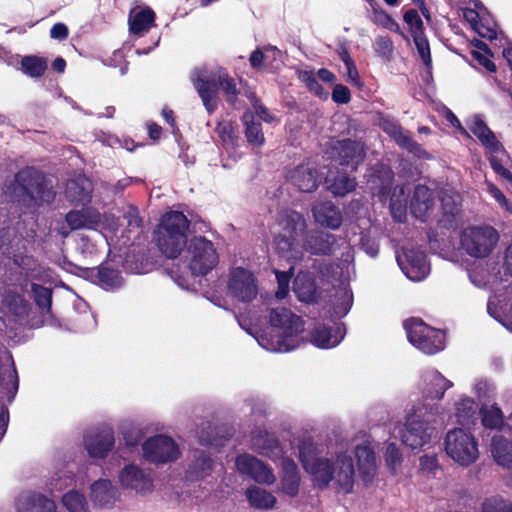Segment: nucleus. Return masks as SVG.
<instances>
[{"mask_svg": "<svg viewBox=\"0 0 512 512\" xmlns=\"http://www.w3.org/2000/svg\"><path fill=\"white\" fill-rule=\"evenodd\" d=\"M379 126L400 148L405 149L416 157L429 158L422 145L415 141L395 119L382 118Z\"/></svg>", "mask_w": 512, "mask_h": 512, "instance_id": "nucleus-14", "label": "nucleus"}, {"mask_svg": "<svg viewBox=\"0 0 512 512\" xmlns=\"http://www.w3.org/2000/svg\"><path fill=\"white\" fill-rule=\"evenodd\" d=\"M471 55L479 65L483 66L488 72L495 73L497 68L495 63L489 58V54L482 53L480 51L472 50Z\"/></svg>", "mask_w": 512, "mask_h": 512, "instance_id": "nucleus-64", "label": "nucleus"}, {"mask_svg": "<svg viewBox=\"0 0 512 512\" xmlns=\"http://www.w3.org/2000/svg\"><path fill=\"white\" fill-rule=\"evenodd\" d=\"M189 227L190 220L181 211L170 210L161 216L154 230V239L167 258H177L186 247Z\"/></svg>", "mask_w": 512, "mask_h": 512, "instance_id": "nucleus-1", "label": "nucleus"}, {"mask_svg": "<svg viewBox=\"0 0 512 512\" xmlns=\"http://www.w3.org/2000/svg\"><path fill=\"white\" fill-rule=\"evenodd\" d=\"M65 220L72 230H78L88 226L89 217L82 211L71 210L65 216Z\"/></svg>", "mask_w": 512, "mask_h": 512, "instance_id": "nucleus-56", "label": "nucleus"}, {"mask_svg": "<svg viewBox=\"0 0 512 512\" xmlns=\"http://www.w3.org/2000/svg\"><path fill=\"white\" fill-rule=\"evenodd\" d=\"M337 247L336 235L323 230L313 229L303 234L302 248L315 256H331Z\"/></svg>", "mask_w": 512, "mask_h": 512, "instance_id": "nucleus-15", "label": "nucleus"}, {"mask_svg": "<svg viewBox=\"0 0 512 512\" xmlns=\"http://www.w3.org/2000/svg\"><path fill=\"white\" fill-rule=\"evenodd\" d=\"M269 322L272 326L284 329L285 337L278 340L279 351H290L295 346L286 344L288 337L298 335L304 329L302 318L285 307H277L270 310Z\"/></svg>", "mask_w": 512, "mask_h": 512, "instance_id": "nucleus-12", "label": "nucleus"}, {"mask_svg": "<svg viewBox=\"0 0 512 512\" xmlns=\"http://www.w3.org/2000/svg\"><path fill=\"white\" fill-rule=\"evenodd\" d=\"M90 271L91 275L97 278L98 284L106 290L120 288L124 283L121 271L107 263H102Z\"/></svg>", "mask_w": 512, "mask_h": 512, "instance_id": "nucleus-27", "label": "nucleus"}, {"mask_svg": "<svg viewBox=\"0 0 512 512\" xmlns=\"http://www.w3.org/2000/svg\"><path fill=\"white\" fill-rule=\"evenodd\" d=\"M358 472L362 480H370L376 471V456L369 445H358L355 448Z\"/></svg>", "mask_w": 512, "mask_h": 512, "instance_id": "nucleus-28", "label": "nucleus"}, {"mask_svg": "<svg viewBox=\"0 0 512 512\" xmlns=\"http://www.w3.org/2000/svg\"><path fill=\"white\" fill-rule=\"evenodd\" d=\"M412 38L415 43L418 54H419L421 60L423 61L424 65L427 68H431L432 67V57H431L430 45H429V41H428L425 33L422 35H413Z\"/></svg>", "mask_w": 512, "mask_h": 512, "instance_id": "nucleus-49", "label": "nucleus"}, {"mask_svg": "<svg viewBox=\"0 0 512 512\" xmlns=\"http://www.w3.org/2000/svg\"><path fill=\"white\" fill-rule=\"evenodd\" d=\"M32 297L42 314H50L52 310V289L41 284H31Z\"/></svg>", "mask_w": 512, "mask_h": 512, "instance_id": "nucleus-38", "label": "nucleus"}, {"mask_svg": "<svg viewBox=\"0 0 512 512\" xmlns=\"http://www.w3.org/2000/svg\"><path fill=\"white\" fill-rule=\"evenodd\" d=\"M67 194L73 202H84L89 199L90 194L84 188L79 187L76 181H71L67 186Z\"/></svg>", "mask_w": 512, "mask_h": 512, "instance_id": "nucleus-60", "label": "nucleus"}, {"mask_svg": "<svg viewBox=\"0 0 512 512\" xmlns=\"http://www.w3.org/2000/svg\"><path fill=\"white\" fill-rule=\"evenodd\" d=\"M282 480H300L299 470L295 461L289 457L281 459Z\"/></svg>", "mask_w": 512, "mask_h": 512, "instance_id": "nucleus-58", "label": "nucleus"}, {"mask_svg": "<svg viewBox=\"0 0 512 512\" xmlns=\"http://www.w3.org/2000/svg\"><path fill=\"white\" fill-rule=\"evenodd\" d=\"M0 386L7 391L8 400L12 401L19 387L18 374L14 364L0 369Z\"/></svg>", "mask_w": 512, "mask_h": 512, "instance_id": "nucleus-39", "label": "nucleus"}, {"mask_svg": "<svg viewBox=\"0 0 512 512\" xmlns=\"http://www.w3.org/2000/svg\"><path fill=\"white\" fill-rule=\"evenodd\" d=\"M357 186L356 179L347 174H339L334 177L329 185L330 191L336 196H345L355 190Z\"/></svg>", "mask_w": 512, "mask_h": 512, "instance_id": "nucleus-41", "label": "nucleus"}, {"mask_svg": "<svg viewBox=\"0 0 512 512\" xmlns=\"http://www.w3.org/2000/svg\"><path fill=\"white\" fill-rule=\"evenodd\" d=\"M328 153L338 165L355 172L366 158V147L362 141L345 138L333 141Z\"/></svg>", "mask_w": 512, "mask_h": 512, "instance_id": "nucleus-10", "label": "nucleus"}, {"mask_svg": "<svg viewBox=\"0 0 512 512\" xmlns=\"http://www.w3.org/2000/svg\"><path fill=\"white\" fill-rule=\"evenodd\" d=\"M281 231L275 236L274 243L277 253L288 257L296 250L299 236L306 232L305 217L295 210L286 211L279 220Z\"/></svg>", "mask_w": 512, "mask_h": 512, "instance_id": "nucleus-5", "label": "nucleus"}, {"mask_svg": "<svg viewBox=\"0 0 512 512\" xmlns=\"http://www.w3.org/2000/svg\"><path fill=\"white\" fill-rule=\"evenodd\" d=\"M476 412V403L472 398H463L456 404V416L460 424L470 422Z\"/></svg>", "mask_w": 512, "mask_h": 512, "instance_id": "nucleus-46", "label": "nucleus"}, {"mask_svg": "<svg viewBox=\"0 0 512 512\" xmlns=\"http://www.w3.org/2000/svg\"><path fill=\"white\" fill-rule=\"evenodd\" d=\"M499 241L497 230L489 225L469 226L460 236L463 250L471 257L485 258L489 256Z\"/></svg>", "mask_w": 512, "mask_h": 512, "instance_id": "nucleus-6", "label": "nucleus"}, {"mask_svg": "<svg viewBox=\"0 0 512 512\" xmlns=\"http://www.w3.org/2000/svg\"><path fill=\"white\" fill-rule=\"evenodd\" d=\"M445 451L449 457L462 466L474 463L479 456L475 437L462 428H455L446 434Z\"/></svg>", "mask_w": 512, "mask_h": 512, "instance_id": "nucleus-8", "label": "nucleus"}, {"mask_svg": "<svg viewBox=\"0 0 512 512\" xmlns=\"http://www.w3.org/2000/svg\"><path fill=\"white\" fill-rule=\"evenodd\" d=\"M470 131L478 138L483 146L489 149L492 153L502 151L505 153L504 147L497 140L495 134L487 126V124L479 116L474 117L469 125Z\"/></svg>", "mask_w": 512, "mask_h": 512, "instance_id": "nucleus-26", "label": "nucleus"}, {"mask_svg": "<svg viewBox=\"0 0 512 512\" xmlns=\"http://www.w3.org/2000/svg\"><path fill=\"white\" fill-rule=\"evenodd\" d=\"M433 428L418 416L407 419L405 429L402 431V442L411 449L424 446L431 438Z\"/></svg>", "mask_w": 512, "mask_h": 512, "instance_id": "nucleus-16", "label": "nucleus"}, {"mask_svg": "<svg viewBox=\"0 0 512 512\" xmlns=\"http://www.w3.org/2000/svg\"><path fill=\"white\" fill-rule=\"evenodd\" d=\"M246 498L255 509H271L276 504V498L266 489L253 485L246 490Z\"/></svg>", "mask_w": 512, "mask_h": 512, "instance_id": "nucleus-34", "label": "nucleus"}, {"mask_svg": "<svg viewBox=\"0 0 512 512\" xmlns=\"http://www.w3.org/2000/svg\"><path fill=\"white\" fill-rule=\"evenodd\" d=\"M300 80L305 83L307 89L322 100L328 98V91L319 83L313 71H302Z\"/></svg>", "mask_w": 512, "mask_h": 512, "instance_id": "nucleus-45", "label": "nucleus"}, {"mask_svg": "<svg viewBox=\"0 0 512 512\" xmlns=\"http://www.w3.org/2000/svg\"><path fill=\"white\" fill-rule=\"evenodd\" d=\"M487 159L491 168L497 175L508 182H512V173L504 167L502 159H500L497 155H490L487 157Z\"/></svg>", "mask_w": 512, "mask_h": 512, "instance_id": "nucleus-59", "label": "nucleus"}, {"mask_svg": "<svg viewBox=\"0 0 512 512\" xmlns=\"http://www.w3.org/2000/svg\"><path fill=\"white\" fill-rule=\"evenodd\" d=\"M122 492L127 496H146L154 490L152 482H120Z\"/></svg>", "mask_w": 512, "mask_h": 512, "instance_id": "nucleus-47", "label": "nucleus"}, {"mask_svg": "<svg viewBox=\"0 0 512 512\" xmlns=\"http://www.w3.org/2000/svg\"><path fill=\"white\" fill-rule=\"evenodd\" d=\"M408 341L427 355H434L445 347V333L427 325L420 318L404 321Z\"/></svg>", "mask_w": 512, "mask_h": 512, "instance_id": "nucleus-4", "label": "nucleus"}, {"mask_svg": "<svg viewBox=\"0 0 512 512\" xmlns=\"http://www.w3.org/2000/svg\"><path fill=\"white\" fill-rule=\"evenodd\" d=\"M227 287L230 295L242 302H251L258 294L253 273L243 267H235L230 270Z\"/></svg>", "mask_w": 512, "mask_h": 512, "instance_id": "nucleus-13", "label": "nucleus"}, {"mask_svg": "<svg viewBox=\"0 0 512 512\" xmlns=\"http://www.w3.org/2000/svg\"><path fill=\"white\" fill-rule=\"evenodd\" d=\"M242 120L245 125L244 133L247 142L256 147L263 146L265 137L261 122H255L252 114H244Z\"/></svg>", "mask_w": 512, "mask_h": 512, "instance_id": "nucleus-37", "label": "nucleus"}, {"mask_svg": "<svg viewBox=\"0 0 512 512\" xmlns=\"http://www.w3.org/2000/svg\"><path fill=\"white\" fill-rule=\"evenodd\" d=\"M124 219L127 220V226L130 229L141 228L143 226V220L139 215V210L134 205H129L127 210L123 214Z\"/></svg>", "mask_w": 512, "mask_h": 512, "instance_id": "nucleus-61", "label": "nucleus"}, {"mask_svg": "<svg viewBox=\"0 0 512 512\" xmlns=\"http://www.w3.org/2000/svg\"><path fill=\"white\" fill-rule=\"evenodd\" d=\"M275 275L278 286L275 292V296L278 299H284L289 293V285L293 276V268H290L289 271L275 270Z\"/></svg>", "mask_w": 512, "mask_h": 512, "instance_id": "nucleus-50", "label": "nucleus"}, {"mask_svg": "<svg viewBox=\"0 0 512 512\" xmlns=\"http://www.w3.org/2000/svg\"><path fill=\"white\" fill-rule=\"evenodd\" d=\"M488 184V191L494 197V199L503 207L506 211L512 214V202L509 201L504 193L493 183Z\"/></svg>", "mask_w": 512, "mask_h": 512, "instance_id": "nucleus-63", "label": "nucleus"}, {"mask_svg": "<svg viewBox=\"0 0 512 512\" xmlns=\"http://www.w3.org/2000/svg\"><path fill=\"white\" fill-rule=\"evenodd\" d=\"M235 465L240 474L246 475L251 480H276L272 469L250 454L239 455Z\"/></svg>", "mask_w": 512, "mask_h": 512, "instance_id": "nucleus-20", "label": "nucleus"}, {"mask_svg": "<svg viewBox=\"0 0 512 512\" xmlns=\"http://www.w3.org/2000/svg\"><path fill=\"white\" fill-rule=\"evenodd\" d=\"M213 465L214 462L211 457L201 452L193 462L192 468L198 477L205 478L210 475L213 470Z\"/></svg>", "mask_w": 512, "mask_h": 512, "instance_id": "nucleus-51", "label": "nucleus"}, {"mask_svg": "<svg viewBox=\"0 0 512 512\" xmlns=\"http://www.w3.org/2000/svg\"><path fill=\"white\" fill-rule=\"evenodd\" d=\"M20 65L22 72L27 76L40 78L45 74L48 68V61L41 56L27 55L21 59Z\"/></svg>", "mask_w": 512, "mask_h": 512, "instance_id": "nucleus-36", "label": "nucleus"}, {"mask_svg": "<svg viewBox=\"0 0 512 512\" xmlns=\"http://www.w3.org/2000/svg\"><path fill=\"white\" fill-rule=\"evenodd\" d=\"M84 446L92 458H105L115 444L114 431L104 428L84 436Z\"/></svg>", "mask_w": 512, "mask_h": 512, "instance_id": "nucleus-18", "label": "nucleus"}, {"mask_svg": "<svg viewBox=\"0 0 512 512\" xmlns=\"http://www.w3.org/2000/svg\"><path fill=\"white\" fill-rule=\"evenodd\" d=\"M370 177V182L372 183H375L376 180L379 181L382 191L390 188L394 179V173L388 165L377 163L372 166Z\"/></svg>", "mask_w": 512, "mask_h": 512, "instance_id": "nucleus-42", "label": "nucleus"}, {"mask_svg": "<svg viewBox=\"0 0 512 512\" xmlns=\"http://www.w3.org/2000/svg\"><path fill=\"white\" fill-rule=\"evenodd\" d=\"M187 246L188 268L193 276H205L216 267L219 256L214 244L204 236L193 237Z\"/></svg>", "mask_w": 512, "mask_h": 512, "instance_id": "nucleus-7", "label": "nucleus"}, {"mask_svg": "<svg viewBox=\"0 0 512 512\" xmlns=\"http://www.w3.org/2000/svg\"><path fill=\"white\" fill-rule=\"evenodd\" d=\"M156 14L151 8L138 11L129 19V29L132 34L140 35L148 31L155 22Z\"/></svg>", "mask_w": 512, "mask_h": 512, "instance_id": "nucleus-35", "label": "nucleus"}, {"mask_svg": "<svg viewBox=\"0 0 512 512\" xmlns=\"http://www.w3.org/2000/svg\"><path fill=\"white\" fill-rule=\"evenodd\" d=\"M142 450L145 459L155 464L173 462L180 456V450L176 442L171 437L163 434L148 438L142 444Z\"/></svg>", "mask_w": 512, "mask_h": 512, "instance_id": "nucleus-11", "label": "nucleus"}, {"mask_svg": "<svg viewBox=\"0 0 512 512\" xmlns=\"http://www.w3.org/2000/svg\"><path fill=\"white\" fill-rule=\"evenodd\" d=\"M419 460L422 473H427L426 477H436L437 471L441 470L436 455H423Z\"/></svg>", "mask_w": 512, "mask_h": 512, "instance_id": "nucleus-57", "label": "nucleus"}, {"mask_svg": "<svg viewBox=\"0 0 512 512\" xmlns=\"http://www.w3.org/2000/svg\"><path fill=\"white\" fill-rule=\"evenodd\" d=\"M440 202L443 213V219L451 224L455 217L461 212L462 198L461 195L453 190H444L440 194Z\"/></svg>", "mask_w": 512, "mask_h": 512, "instance_id": "nucleus-31", "label": "nucleus"}, {"mask_svg": "<svg viewBox=\"0 0 512 512\" xmlns=\"http://www.w3.org/2000/svg\"><path fill=\"white\" fill-rule=\"evenodd\" d=\"M15 183L27 206L40 207L55 200L56 192L51 181L34 167L20 169L15 175Z\"/></svg>", "mask_w": 512, "mask_h": 512, "instance_id": "nucleus-3", "label": "nucleus"}, {"mask_svg": "<svg viewBox=\"0 0 512 512\" xmlns=\"http://www.w3.org/2000/svg\"><path fill=\"white\" fill-rule=\"evenodd\" d=\"M405 262H400V267L405 275L413 281L423 280L430 271L427 256L419 248L404 250Z\"/></svg>", "mask_w": 512, "mask_h": 512, "instance_id": "nucleus-17", "label": "nucleus"}, {"mask_svg": "<svg viewBox=\"0 0 512 512\" xmlns=\"http://www.w3.org/2000/svg\"><path fill=\"white\" fill-rule=\"evenodd\" d=\"M293 291L305 303H315L319 297L316 281L308 274H298L295 277Z\"/></svg>", "mask_w": 512, "mask_h": 512, "instance_id": "nucleus-29", "label": "nucleus"}, {"mask_svg": "<svg viewBox=\"0 0 512 512\" xmlns=\"http://www.w3.org/2000/svg\"><path fill=\"white\" fill-rule=\"evenodd\" d=\"M434 386L433 391H429V397L431 399L441 400L444 397L445 392L452 387L453 383L446 379L440 373H437L432 380Z\"/></svg>", "mask_w": 512, "mask_h": 512, "instance_id": "nucleus-53", "label": "nucleus"}, {"mask_svg": "<svg viewBox=\"0 0 512 512\" xmlns=\"http://www.w3.org/2000/svg\"><path fill=\"white\" fill-rule=\"evenodd\" d=\"M62 504L69 512H90L85 496L76 490L65 493Z\"/></svg>", "mask_w": 512, "mask_h": 512, "instance_id": "nucleus-40", "label": "nucleus"}, {"mask_svg": "<svg viewBox=\"0 0 512 512\" xmlns=\"http://www.w3.org/2000/svg\"><path fill=\"white\" fill-rule=\"evenodd\" d=\"M434 200V193L429 187L422 184L416 185L410 201L411 213L417 219L426 222L428 212L434 206Z\"/></svg>", "mask_w": 512, "mask_h": 512, "instance_id": "nucleus-24", "label": "nucleus"}, {"mask_svg": "<svg viewBox=\"0 0 512 512\" xmlns=\"http://www.w3.org/2000/svg\"><path fill=\"white\" fill-rule=\"evenodd\" d=\"M2 306L9 314L17 319L28 316L30 303L18 292L7 290L2 296Z\"/></svg>", "mask_w": 512, "mask_h": 512, "instance_id": "nucleus-30", "label": "nucleus"}, {"mask_svg": "<svg viewBox=\"0 0 512 512\" xmlns=\"http://www.w3.org/2000/svg\"><path fill=\"white\" fill-rule=\"evenodd\" d=\"M403 20L409 27L411 36L422 35L425 33L423 21L415 9H408L403 14Z\"/></svg>", "mask_w": 512, "mask_h": 512, "instance_id": "nucleus-48", "label": "nucleus"}, {"mask_svg": "<svg viewBox=\"0 0 512 512\" xmlns=\"http://www.w3.org/2000/svg\"><path fill=\"white\" fill-rule=\"evenodd\" d=\"M345 334L342 324L335 327L318 324L310 333L311 342L318 348L328 349L340 343Z\"/></svg>", "mask_w": 512, "mask_h": 512, "instance_id": "nucleus-23", "label": "nucleus"}, {"mask_svg": "<svg viewBox=\"0 0 512 512\" xmlns=\"http://www.w3.org/2000/svg\"><path fill=\"white\" fill-rule=\"evenodd\" d=\"M16 509L17 512H57L54 500L40 494L20 496Z\"/></svg>", "mask_w": 512, "mask_h": 512, "instance_id": "nucleus-25", "label": "nucleus"}, {"mask_svg": "<svg viewBox=\"0 0 512 512\" xmlns=\"http://www.w3.org/2000/svg\"><path fill=\"white\" fill-rule=\"evenodd\" d=\"M332 100L336 104H347L351 100L350 89L343 84H336L332 91Z\"/></svg>", "mask_w": 512, "mask_h": 512, "instance_id": "nucleus-62", "label": "nucleus"}, {"mask_svg": "<svg viewBox=\"0 0 512 512\" xmlns=\"http://www.w3.org/2000/svg\"><path fill=\"white\" fill-rule=\"evenodd\" d=\"M192 83L209 114L218 107V89L223 92L229 105L235 106L238 101L240 90L235 79L224 68H219L209 79L197 75L192 78Z\"/></svg>", "mask_w": 512, "mask_h": 512, "instance_id": "nucleus-2", "label": "nucleus"}, {"mask_svg": "<svg viewBox=\"0 0 512 512\" xmlns=\"http://www.w3.org/2000/svg\"><path fill=\"white\" fill-rule=\"evenodd\" d=\"M482 424L486 428L496 429L503 425V413L501 409L495 405L491 407L483 406L480 409Z\"/></svg>", "mask_w": 512, "mask_h": 512, "instance_id": "nucleus-44", "label": "nucleus"}, {"mask_svg": "<svg viewBox=\"0 0 512 512\" xmlns=\"http://www.w3.org/2000/svg\"><path fill=\"white\" fill-rule=\"evenodd\" d=\"M483 512H512V505L501 497H491L482 506Z\"/></svg>", "mask_w": 512, "mask_h": 512, "instance_id": "nucleus-54", "label": "nucleus"}, {"mask_svg": "<svg viewBox=\"0 0 512 512\" xmlns=\"http://www.w3.org/2000/svg\"><path fill=\"white\" fill-rule=\"evenodd\" d=\"M309 470L314 480H354L355 474L353 459L346 453L337 454L335 459L316 458Z\"/></svg>", "mask_w": 512, "mask_h": 512, "instance_id": "nucleus-9", "label": "nucleus"}, {"mask_svg": "<svg viewBox=\"0 0 512 512\" xmlns=\"http://www.w3.org/2000/svg\"><path fill=\"white\" fill-rule=\"evenodd\" d=\"M289 181L301 192L310 193L319 185L318 170L310 164H300L288 173Z\"/></svg>", "mask_w": 512, "mask_h": 512, "instance_id": "nucleus-22", "label": "nucleus"}, {"mask_svg": "<svg viewBox=\"0 0 512 512\" xmlns=\"http://www.w3.org/2000/svg\"><path fill=\"white\" fill-rule=\"evenodd\" d=\"M122 493L120 482H92L90 486V499L94 506L110 508Z\"/></svg>", "mask_w": 512, "mask_h": 512, "instance_id": "nucleus-19", "label": "nucleus"}, {"mask_svg": "<svg viewBox=\"0 0 512 512\" xmlns=\"http://www.w3.org/2000/svg\"><path fill=\"white\" fill-rule=\"evenodd\" d=\"M216 133L225 145L234 147L238 140L237 125L229 120L219 121L215 129Z\"/></svg>", "mask_w": 512, "mask_h": 512, "instance_id": "nucleus-43", "label": "nucleus"}, {"mask_svg": "<svg viewBox=\"0 0 512 512\" xmlns=\"http://www.w3.org/2000/svg\"><path fill=\"white\" fill-rule=\"evenodd\" d=\"M252 442L258 453L263 456L271 457L281 452L279 440L267 431H259L253 436Z\"/></svg>", "mask_w": 512, "mask_h": 512, "instance_id": "nucleus-33", "label": "nucleus"}, {"mask_svg": "<svg viewBox=\"0 0 512 512\" xmlns=\"http://www.w3.org/2000/svg\"><path fill=\"white\" fill-rule=\"evenodd\" d=\"M375 52L384 60L390 61L393 58V41L388 36H378L375 40Z\"/></svg>", "mask_w": 512, "mask_h": 512, "instance_id": "nucleus-52", "label": "nucleus"}, {"mask_svg": "<svg viewBox=\"0 0 512 512\" xmlns=\"http://www.w3.org/2000/svg\"><path fill=\"white\" fill-rule=\"evenodd\" d=\"M385 461L388 468L392 471L394 475L397 468L400 466L402 462V454L400 449L396 444L390 443L385 451Z\"/></svg>", "mask_w": 512, "mask_h": 512, "instance_id": "nucleus-55", "label": "nucleus"}, {"mask_svg": "<svg viewBox=\"0 0 512 512\" xmlns=\"http://www.w3.org/2000/svg\"><path fill=\"white\" fill-rule=\"evenodd\" d=\"M491 453L497 464L509 469L512 467V442L503 436H494L491 442Z\"/></svg>", "mask_w": 512, "mask_h": 512, "instance_id": "nucleus-32", "label": "nucleus"}, {"mask_svg": "<svg viewBox=\"0 0 512 512\" xmlns=\"http://www.w3.org/2000/svg\"><path fill=\"white\" fill-rule=\"evenodd\" d=\"M312 214L318 225L331 230L339 229L343 222L340 209L331 201H321L314 204Z\"/></svg>", "mask_w": 512, "mask_h": 512, "instance_id": "nucleus-21", "label": "nucleus"}]
</instances>
